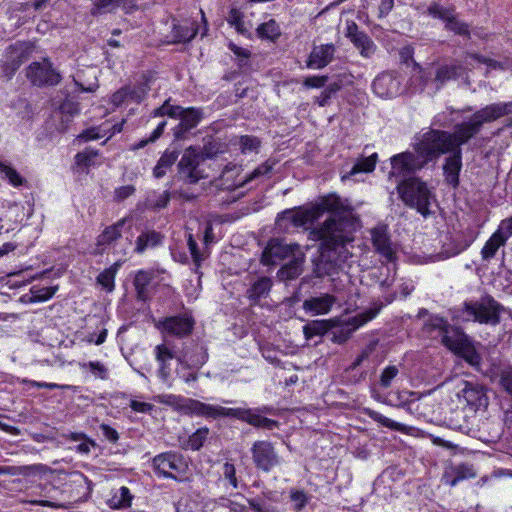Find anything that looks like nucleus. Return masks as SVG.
<instances>
[{
  "instance_id": "20",
  "label": "nucleus",
  "mask_w": 512,
  "mask_h": 512,
  "mask_svg": "<svg viewBox=\"0 0 512 512\" xmlns=\"http://www.w3.org/2000/svg\"><path fill=\"white\" fill-rule=\"evenodd\" d=\"M372 89L380 97H393L398 92L399 81L390 74H381L374 79Z\"/></svg>"
},
{
  "instance_id": "55",
  "label": "nucleus",
  "mask_w": 512,
  "mask_h": 512,
  "mask_svg": "<svg viewBox=\"0 0 512 512\" xmlns=\"http://www.w3.org/2000/svg\"><path fill=\"white\" fill-rule=\"evenodd\" d=\"M398 372L399 370L395 365L387 366L380 376V385L384 388H388L392 380L398 375Z\"/></svg>"
},
{
  "instance_id": "23",
  "label": "nucleus",
  "mask_w": 512,
  "mask_h": 512,
  "mask_svg": "<svg viewBox=\"0 0 512 512\" xmlns=\"http://www.w3.org/2000/svg\"><path fill=\"white\" fill-rule=\"evenodd\" d=\"M303 262V252H296L295 255L289 258V262L281 267V269L278 271V276L283 280H292L297 278L302 273Z\"/></svg>"
},
{
  "instance_id": "22",
  "label": "nucleus",
  "mask_w": 512,
  "mask_h": 512,
  "mask_svg": "<svg viewBox=\"0 0 512 512\" xmlns=\"http://www.w3.org/2000/svg\"><path fill=\"white\" fill-rule=\"evenodd\" d=\"M463 67L458 64H443L437 67L432 84L439 90L446 82L457 79L462 75Z\"/></svg>"
},
{
  "instance_id": "53",
  "label": "nucleus",
  "mask_w": 512,
  "mask_h": 512,
  "mask_svg": "<svg viewBox=\"0 0 512 512\" xmlns=\"http://www.w3.org/2000/svg\"><path fill=\"white\" fill-rule=\"evenodd\" d=\"M208 435L209 429L207 427H202L198 429L189 437L188 444L190 448H201L204 445L205 441L207 440Z\"/></svg>"
},
{
  "instance_id": "9",
  "label": "nucleus",
  "mask_w": 512,
  "mask_h": 512,
  "mask_svg": "<svg viewBox=\"0 0 512 512\" xmlns=\"http://www.w3.org/2000/svg\"><path fill=\"white\" fill-rule=\"evenodd\" d=\"M26 77L37 87L56 86L62 80L61 74L48 58L32 62L26 69Z\"/></svg>"
},
{
  "instance_id": "63",
  "label": "nucleus",
  "mask_w": 512,
  "mask_h": 512,
  "mask_svg": "<svg viewBox=\"0 0 512 512\" xmlns=\"http://www.w3.org/2000/svg\"><path fill=\"white\" fill-rule=\"evenodd\" d=\"M328 80V76H310L305 78L303 84L307 88H321L324 87Z\"/></svg>"
},
{
  "instance_id": "39",
  "label": "nucleus",
  "mask_w": 512,
  "mask_h": 512,
  "mask_svg": "<svg viewBox=\"0 0 512 512\" xmlns=\"http://www.w3.org/2000/svg\"><path fill=\"white\" fill-rule=\"evenodd\" d=\"M132 495L129 489L122 486L119 489V495L115 494L110 500V507L114 509L127 508L131 505Z\"/></svg>"
},
{
  "instance_id": "37",
  "label": "nucleus",
  "mask_w": 512,
  "mask_h": 512,
  "mask_svg": "<svg viewBox=\"0 0 512 512\" xmlns=\"http://www.w3.org/2000/svg\"><path fill=\"white\" fill-rule=\"evenodd\" d=\"M378 156L376 153H373L372 155L368 157H363L354 166L351 168L349 174L355 175L360 172L369 173L372 172L375 169L376 162H377Z\"/></svg>"
},
{
  "instance_id": "15",
  "label": "nucleus",
  "mask_w": 512,
  "mask_h": 512,
  "mask_svg": "<svg viewBox=\"0 0 512 512\" xmlns=\"http://www.w3.org/2000/svg\"><path fill=\"white\" fill-rule=\"evenodd\" d=\"M466 401L467 406L474 412L485 410L489 405L486 389L477 383L464 382V388L458 394Z\"/></svg>"
},
{
  "instance_id": "32",
  "label": "nucleus",
  "mask_w": 512,
  "mask_h": 512,
  "mask_svg": "<svg viewBox=\"0 0 512 512\" xmlns=\"http://www.w3.org/2000/svg\"><path fill=\"white\" fill-rule=\"evenodd\" d=\"M424 331L431 337L441 336L443 332H450L448 322L438 316L430 317L424 324Z\"/></svg>"
},
{
  "instance_id": "12",
  "label": "nucleus",
  "mask_w": 512,
  "mask_h": 512,
  "mask_svg": "<svg viewBox=\"0 0 512 512\" xmlns=\"http://www.w3.org/2000/svg\"><path fill=\"white\" fill-rule=\"evenodd\" d=\"M29 47L25 43H16L6 49L5 60L2 65L3 75L11 79L24 61L28 59Z\"/></svg>"
},
{
  "instance_id": "13",
  "label": "nucleus",
  "mask_w": 512,
  "mask_h": 512,
  "mask_svg": "<svg viewBox=\"0 0 512 512\" xmlns=\"http://www.w3.org/2000/svg\"><path fill=\"white\" fill-rule=\"evenodd\" d=\"M157 327L168 335L183 338L192 333L194 320L187 315L171 316L159 321Z\"/></svg>"
},
{
  "instance_id": "35",
  "label": "nucleus",
  "mask_w": 512,
  "mask_h": 512,
  "mask_svg": "<svg viewBox=\"0 0 512 512\" xmlns=\"http://www.w3.org/2000/svg\"><path fill=\"white\" fill-rule=\"evenodd\" d=\"M427 14L434 19H440L445 23L455 14L453 7H444L439 1H433L427 8Z\"/></svg>"
},
{
  "instance_id": "41",
  "label": "nucleus",
  "mask_w": 512,
  "mask_h": 512,
  "mask_svg": "<svg viewBox=\"0 0 512 512\" xmlns=\"http://www.w3.org/2000/svg\"><path fill=\"white\" fill-rule=\"evenodd\" d=\"M91 2V13L93 15H97L112 11L116 7L120 6L124 0H91Z\"/></svg>"
},
{
  "instance_id": "21",
  "label": "nucleus",
  "mask_w": 512,
  "mask_h": 512,
  "mask_svg": "<svg viewBox=\"0 0 512 512\" xmlns=\"http://www.w3.org/2000/svg\"><path fill=\"white\" fill-rule=\"evenodd\" d=\"M336 298L331 294H321L318 297H311L304 300L303 309L306 312H312L315 315L327 314L334 303Z\"/></svg>"
},
{
  "instance_id": "40",
  "label": "nucleus",
  "mask_w": 512,
  "mask_h": 512,
  "mask_svg": "<svg viewBox=\"0 0 512 512\" xmlns=\"http://www.w3.org/2000/svg\"><path fill=\"white\" fill-rule=\"evenodd\" d=\"M351 41L358 49L361 50V54L365 57H369L375 50L373 41L364 32L351 39Z\"/></svg>"
},
{
  "instance_id": "56",
  "label": "nucleus",
  "mask_w": 512,
  "mask_h": 512,
  "mask_svg": "<svg viewBox=\"0 0 512 512\" xmlns=\"http://www.w3.org/2000/svg\"><path fill=\"white\" fill-rule=\"evenodd\" d=\"M208 355L205 351H202L195 359L179 358V362L188 368H199L207 361Z\"/></svg>"
},
{
  "instance_id": "11",
  "label": "nucleus",
  "mask_w": 512,
  "mask_h": 512,
  "mask_svg": "<svg viewBox=\"0 0 512 512\" xmlns=\"http://www.w3.org/2000/svg\"><path fill=\"white\" fill-rule=\"evenodd\" d=\"M153 462L159 473L171 478H176L174 473L183 474L188 468L186 459L172 451L156 456Z\"/></svg>"
},
{
  "instance_id": "27",
  "label": "nucleus",
  "mask_w": 512,
  "mask_h": 512,
  "mask_svg": "<svg viewBox=\"0 0 512 512\" xmlns=\"http://www.w3.org/2000/svg\"><path fill=\"white\" fill-rule=\"evenodd\" d=\"M332 328L334 324L331 320H313L303 327V333L306 339H311L326 334Z\"/></svg>"
},
{
  "instance_id": "14",
  "label": "nucleus",
  "mask_w": 512,
  "mask_h": 512,
  "mask_svg": "<svg viewBox=\"0 0 512 512\" xmlns=\"http://www.w3.org/2000/svg\"><path fill=\"white\" fill-rule=\"evenodd\" d=\"M371 240L375 251L386 261L392 262L396 258V251L391 241L388 227L386 225H377L371 229Z\"/></svg>"
},
{
  "instance_id": "30",
  "label": "nucleus",
  "mask_w": 512,
  "mask_h": 512,
  "mask_svg": "<svg viewBox=\"0 0 512 512\" xmlns=\"http://www.w3.org/2000/svg\"><path fill=\"white\" fill-rule=\"evenodd\" d=\"M507 239L503 236V233L496 231L485 243L482 248L481 255L484 260L493 258L499 249L506 243Z\"/></svg>"
},
{
  "instance_id": "6",
  "label": "nucleus",
  "mask_w": 512,
  "mask_h": 512,
  "mask_svg": "<svg viewBox=\"0 0 512 512\" xmlns=\"http://www.w3.org/2000/svg\"><path fill=\"white\" fill-rule=\"evenodd\" d=\"M277 164L276 160L268 159L252 172L241 175L240 167L227 165L218 179V186L223 190H235L245 187L260 177L269 175Z\"/></svg>"
},
{
  "instance_id": "34",
  "label": "nucleus",
  "mask_w": 512,
  "mask_h": 512,
  "mask_svg": "<svg viewBox=\"0 0 512 512\" xmlns=\"http://www.w3.org/2000/svg\"><path fill=\"white\" fill-rule=\"evenodd\" d=\"M197 34V28L192 26H182L178 24H173L172 35L173 42L175 43H185L191 41Z\"/></svg>"
},
{
  "instance_id": "45",
  "label": "nucleus",
  "mask_w": 512,
  "mask_h": 512,
  "mask_svg": "<svg viewBox=\"0 0 512 512\" xmlns=\"http://www.w3.org/2000/svg\"><path fill=\"white\" fill-rule=\"evenodd\" d=\"M0 173L15 187L23 185L25 179L11 166L0 161Z\"/></svg>"
},
{
  "instance_id": "51",
  "label": "nucleus",
  "mask_w": 512,
  "mask_h": 512,
  "mask_svg": "<svg viewBox=\"0 0 512 512\" xmlns=\"http://www.w3.org/2000/svg\"><path fill=\"white\" fill-rule=\"evenodd\" d=\"M260 140L255 136H241L239 144L243 153L257 152L260 147Z\"/></svg>"
},
{
  "instance_id": "29",
  "label": "nucleus",
  "mask_w": 512,
  "mask_h": 512,
  "mask_svg": "<svg viewBox=\"0 0 512 512\" xmlns=\"http://www.w3.org/2000/svg\"><path fill=\"white\" fill-rule=\"evenodd\" d=\"M256 466L264 471H269L278 463L274 450H252Z\"/></svg>"
},
{
  "instance_id": "62",
  "label": "nucleus",
  "mask_w": 512,
  "mask_h": 512,
  "mask_svg": "<svg viewBox=\"0 0 512 512\" xmlns=\"http://www.w3.org/2000/svg\"><path fill=\"white\" fill-rule=\"evenodd\" d=\"M453 470L455 474L460 475V478H462L463 480L468 478H474L477 475L473 466L469 464L458 465Z\"/></svg>"
},
{
  "instance_id": "61",
  "label": "nucleus",
  "mask_w": 512,
  "mask_h": 512,
  "mask_svg": "<svg viewBox=\"0 0 512 512\" xmlns=\"http://www.w3.org/2000/svg\"><path fill=\"white\" fill-rule=\"evenodd\" d=\"M87 367H89L90 371L98 376L101 379H107L108 376V370L107 368L100 363L99 361H90L86 364Z\"/></svg>"
},
{
  "instance_id": "25",
  "label": "nucleus",
  "mask_w": 512,
  "mask_h": 512,
  "mask_svg": "<svg viewBox=\"0 0 512 512\" xmlns=\"http://www.w3.org/2000/svg\"><path fill=\"white\" fill-rule=\"evenodd\" d=\"M154 278L153 272H148L145 270H140L135 275L133 285L136 290L137 300L146 302L149 298V285Z\"/></svg>"
},
{
  "instance_id": "1",
  "label": "nucleus",
  "mask_w": 512,
  "mask_h": 512,
  "mask_svg": "<svg viewBox=\"0 0 512 512\" xmlns=\"http://www.w3.org/2000/svg\"><path fill=\"white\" fill-rule=\"evenodd\" d=\"M509 114H512V101L492 103L476 111L469 121L456 124L452 133L430 128L422 134L415 135L413 151H405L391 157L393 173L406 175L423 169L441 155L461 149L463 144L480 132L483 124Z\"/></svg>"
},
{
  "instance_id": "38",
  "label": "nucleus",
  "mask_w": 512,
  "mask_h": 512,
  "mask_svg": "<svg viewBox=\"0 0 512 512\" xmlns=\"http://www.w3.org/2000/svg\"><path fill=\"white\" fill-rule=\"evenodd\" d=\"M43 469L42 465H23V466H2L0 474L10 475H30Z\"/></svg>"
},
{
  "instance_id": "54",
  "label": "nucleus",
  "mask_w": 512,
  "mask_h": 512,
  "mask_svg": "<svg viewBox=\"0 0 512 512\" xmlns=\"http://www.w3.org/2000/svg\"><path fill=\"white\" fill-rule=\"evenodd\" d=\"M170 201V195L167 191L161 193L157 199H153L151 196L147 199V206L154 210L165 208Z\"/></svg>"
},
{
  "instance_id": "16",
  "label": "nucleus",
  "mask_w": 512,
  "mask_h": 512,
  "mask_svg": "<svg viewBox=\"0 0 512 512\" xmlns=\"http://www.w3.org/2000/svg\"><path fill=\"white\" fill-rule=\"evenodd\" d=\"M202 115L201 109L194 107L183 108L179 116L180 123L173 129L175 139H186L189 132L198 125Z\"/></svg>"
},
{
  "instance_id": "5",
  "label": "nucleus",
  "mask_w": 512,
  "mask_h": 512,
  "mask_svg": "<svg viewBox=\"0 0 512 512\" xmlns=\"http://www.w3.org/2000/svg\"><path fill=\"white\" fill-rule=\"evenodd\" d=\"M391 168H393L392 165ZM415 172L402 175L393 173V169H391L389 177L403 178L397 183L401 200L406 206L416 209L424 218H427L434 213L431 206L436 202V198L426 182L418 177L411 176Z\"/></svg>"
},
{
  "instance_id": "31",
  "label": "nucleus",
  "mask_w": 512,
  "mask_h": 512,
  "mask_svg": "<svg viewBox=\"0 0 512 512\" xmlns=\"http://www.w3.org/2000/svg\"><path fill=\"white\" fill-rule=\"evenodd\" d=\"M125 224V219H121L113 225L104 229L97 238V245H107L121 237V229Z\"/></svg>"
},
{
  "instance_id": "3",
  "label": "nucleus",
  "mask_w": 512,
  "mask_h": 512,
  "mask_svg": "<svg viewBox=\"0 0 512 512\" xmlns=\"http://www.w3.org/2000/svg\"><path fill=\"white\" fill-rule=\"evenodd\" d=\"M324 213L330 214L327 220H333L337 228L342 226V222L346 219L353 220L357 217L354 208L347 199L332 193L319 198L318 202L308 208L299 207L284 210L278 214L276 224L278 227H282L285 217L289 216L294 227H306L313 224Z\"/></svg>"
},
{
  "instance_id": "59",
  "label": "nucleus",
  "mask_w": 512,
  "mask_h": 512,
  "mask_svg": "<svg viewBox=\"0 0 512 512\" xmlns=\"http://www.w3.org/2000/svg\"><path fill=\"white\" fill-rule=\"evenodd\" d=\"M155 357L158 362L168 361L174 358V353L165 344H160L155 347Z\"/></svg>"
},
{
  "instance_id": "24",
  "label": "nucleus",
  "mask_w": 512,
  "mask_h": 512,
  "mask_svg": "<svg viewBox=\"0 0 512 512\" xmlns=\"http://www.w3.org/2000/svg\"><path fill=\"white\" fill-rule=\"evenodd\" d=\"M272 285H273V282H272L271 278H269L267 276L259 277L247 289V292H246L247 297L251 301L256 303L261 298H266L269 295Z\"/></svg>"
},
{
  "instance_id": "50",
  "label": "nucleus",
  "mask_w": 512,
  "mask_h": 512,
  "mask_svg": "<svg viewBox=\"0 0 512 512\" xmlns=\"http://www.w3.org/2000/svg\"><path fill=\"white\" fill-rule=\"evenodd\" d=\"M498 376L502 389L512 396V367H503L500 369Z\"/></svg>"
},
{
  "instance_id": "49",
  "label": "nucleus",
  "mask_w": 512,
  "mask_h": 512,
  "mask_svg": "<svg viewBox=\"0 0 512 512\" xmlns=\"http://www.w3.org/2000/svg\"><path fill=\"white\" fill-rule=\"evenodd\" d=\"M445 28L447 30L453 31L455 34L462 36H469L470 34L468 25L459 21L455 14L445 23Z\"/></svg>"
},
{
  "instance_id": "2",
  "label": "nucleus",
  "mask_w": 512,
  "mask_h": 512,
  "mask_svg": "<svg viewBox=\"0 0 512 512\" xmlns=\"http://www.w3.org/2000/svg\"><path fill=\"white\" fill-rule=\"evenodd\" d=\"M359 228L358 217L335 226L333 220H325L312 233L321 241L320 255L315 261L314 273L317 277L333 276L352 256L348 246L354 241V234Z\"/></svg>"
},
{
  "instance_id": "10",
  "label": "nucleus",
  "mask_w": 512,
  "mask_h": 512,
  "mask_svg": "<svg viewBox=\"0 0 512 512\" xmlns=\"http://www.w3.org/2000/svg\"><path fill=\"white\" fill-rule=\"evenodd\" d=\"M300 251L301 248L296 243L288 244L280 239H271L262 253L261 262L264 265H275L279 261L291 258L296 252Z\"/></svg>"
},
{
  "instance_id": "58",
  "label": "nucleus",
  "mask_w": 512,
  "mask_h": 512,
  "mask_svg": "<svg viewBox=\"0 0 512 512\" xmlns=\"http://www.w3.org/2000/svg\"><path fill=\"white\" fill-rule=\"evenodd\" d=\"M178 152L176 151H165L160 159L158 160V164L165 169L170 168L177 160Z\"/></svg>"
},
{
  "instance_id": "42",
  "label": "nucleus",
  "mask_w": 512,
  "mask_h": 512,
  "mask_svg": "<svg viewBox=\"0 0 512 512\" xmlns=\"http://www.w3.org/2000/svg\"><path fill=\"white\" fill-rule=\"evenodd\" d=\"M98 157V151L92 149H85L83 152H79L75 156V162L80 168H89L96 164V158Z\"/></svg>"
},
{
  "instance_id": "46",
  "label": "nucleus",
  "mask_w": 512,
  "mask_h": 512,
  "mask_svg": "<svg viewBox=\"0 0 512 512\" xmlns=\"http://www.w3.org/2000/svg\"><path fill=\"white\" fill-rule=\"evenodd\" d=\"M166 124H167V122L165 120L161 121L148 138L142 139L138 143L134 144L131 147V150L136 151V150L144 148L149 143H154L163 134Z\"/></svg>"
},
{
  "instance_id": "17",
  "label": "nucleus",
  "mask_w": 512,
  "mask_h": 512,
  "mask_svg": "<svg viewBox=\"0 0 512 512\" xmlns=\"http://www.w3.org/2000/svg\"><path fill=\"white\" fill-rule=\"evenodd\" d=\"M381 306H378L373 309H369L363 313L358 314L354 317L353 321L355 325L353 328H350L348 326L345 327H339L332 331V341L338 344H342L346 342L351 334L361 325L365 324L366 322L372 320L380 311Z\"/></svg>"
},
{
  "instance_id": "44",
  "label": "nucleus",
  "mask_w": 512,
  "mask_h": 512,
  "mask_svg": "<svg viewBox=\"0 0 512 512\" xmlns=\"http://www.w3.org/2000/svg\"><path fill=\"white\" fill-rule=\"evenodd\" d=\"M118 264L115 263L108 269H105L97 277V282L103 286L107 291L111 292L114 289V279L117 271Z\"/></svg>"
},
{
  "instance_id": "18",
  "label": "nucleus",
  "mask_w": 512,
  "mask_h": 512,
  "mask_svg": "<svg viewBox=\"0 0 512 512\" xmlns=\"http://www.w3.org/2000/svg\"><path fill=\"white\" fill-rule=\"evenodd\" d=\"M445 159L443 172L446 182L452 187L459 185V174L462 169V149L451 150Z\"/></svg>"
},
{
  "instance_id": "64",
  "label": "nucleus",
  "mask_w": 512,
  "mask_h": 512,
  "mask_svg": "<svg viewBox=\"0 0 512 512\" xmlns=\"http://www.w3.org/2000/svg\"><path fill=\"white\" fill-rule=\"evenodd\" d=\"M367 414L369 415L370 418L379 422L380 424H382L385 427L397 428V426H398V424H396L394 421L390 420L389 418L383 416L382 414H380L376 411L368 410Z\"/></svg>"
},
{
  "instance_id": "48",
  "label": "nucleus",
  "mask_w": 512,
  "mask_h": 512,
  "mask_svg": "<svg viewBox=\"0 0 512 512\" xmlns=\"http://www.w3.org/2000/svg\"><path fill=\"white\" fill-rule=\"evenodd\" d=\"M182 110L183 107L171 105L169 100H166L161 107L154 109L152 114L154 117L168 115L169 117L175 118L180 116Z\"/></svg>"
},
{
  "instance_id": "43",
  "label": "nucleus",
  "mask_w": 512,
  "mask_h": 512,
  "mask_svg": "<svg viewBox=\"0 0 512 512\" xmlns=\"http://www.w3.org/2000/svg\"><path fill=\"white\" fill-rule=\"evenodd\" d=\"M58 290V286L53 287H37L33 286L31 292V302H43L49 300Z\"/></svg>"
},
{
  "instance_id": "28",
  "label": "nucleus",
  "mask_w": 512,
  "mask_h": 512,
  "mask_svg": "<svg viewBox=\"0 0 512 512\" xmlns=\"http://www.w3.org/2000/svg\"><path fill=\"white\" fill-rule=\"evenodd\" d=\"M450 332H443L441 335L442 343L450 350H459L464 344L465 334L456 327L449 324Z\"/></svg>"
},
{
  "instance_id": "52",
  "label": "nucleus",
  "mask_w": 512,
  "mask_h": 512,
  "mask_svg": "<svg viewBox=\"0 0 512 512\" xmlns=\"http://www.w3.org/2000/svg\"><path fill=\"white\" fill-rule=\"evenodd\" d=\"M342 88L341 82H333L330 83L324 91H322L321 95L318 98V104L321 107H324L328 104L332 95L336 94Z\"/></svg>"
},
{
  "instance_id": "8",
  "label": "nucleus",
  "mask_w": 512,
  "mask_h": 512,
  "mask_svg": "<svg viewBox=\"0 0 512 512\" xmlns=\"http://www.w3.org/2000/svg\"><path fill=\"white\" fill-rule=\"evenodd\" d=\"M205 155L193 147L186 149L178 163V173L180 177L188 184H195L200 179L205 178L204 171L201 168L205 161Z\"/></svg>"
},
{
  "instance_id": "33",
  "label": "nucleus",
  "mask_w": 512,
  "mask_h": 512,
  "mask_svg": "<svg viewBox=\"0 0 512 512\" xmlns=\"http://www.w3.org/2000/svg\"><path fill=\"white\" fill-rule=\"evenodd\" d=\"M257 34L261 39L275 42L281 36V29L274 19H270L268 22L259 25Z\"/></svg>"
},
{
  "instance_id": "47",
  "label": "nucleus",
  "mask_w": 512,
  "mask_h": 512,
  "mask_svg": "<svg viewBox=\"0 0 512 512\" xmlns=\"http://www.w3.org/2000/svg\"><path fill=\"white\" fill-rule=\"evenodd\" d=\"M127 87L129 88V100L136 103H140L141 101H143L148 91L150 90L147 80L139 83L137 86Z\"/></svg>"
},
{
  "instance_id": "4",
  "label": "nucleus",
  "mask_w": 512,
  "mask_h": 512,
  "mask_svg": "<svg viewBox=\"0 0 512 512\" xmlns=\"http://www.w3.org/2000/svg\"><path fill=\"white\" fill-rule=\"evenodd\" d=\"M185 407L188 411L195 413L197 416L212 419L233 417L258 429L273 430L278 428L279 425L276 420L261 415L255 408H225L219 405L206 404L201 401H189Z\"/></svg>"
},
{
  "instance_id": "60",
  "label": "nucleus",
  "mask_w": 512,
  "mask_h": 512,
  "mask_svg": "<svg viewBox=\"0 0 512 512\" xmlns=\"http://www.w3.org/2000/svg\"><path fill=\"white\" fill-rule=\"evenodd\" d=\"M60 111L63 114L74 116L79 113V104L71 99L66 98L60 105Z\"/></svg>"
},
{
  "instance_id": "7",
  "label": "nucleus",
  "mask_w": 512,
  "mask_h": 512,
  "mask_svg": "<svg viewBox=\"0 0 512 512\" xmlns=\"http://www.w3.org/2000/svg\"><path fill=\"white\" fill-rule=\"evenodd\" d=\"M503 310V306L490 295H484L476 301H466L463 306V314L467 320L490 325L500 322V313Z\"/></svg>"
},
{
  "instance_id": "19",
  "label": "nucleus",
  "mask_w": 512,
  "mask_h": 512,
  "mask_svg": "<svg viewBox=\"0 0 512 512\" xmlns=\"http://www.w3.org/2000/svg\"><path fill=\"white\" fill-rule=\"evenodd\" d=\"M334 52L335 47L333 44L315 46L307 60V67L313 69L326 67L333 60Z\"/></svg>"
},
{
  "instance_id": "36",
  "label": "nucleus",
  "mask_w": 512,
  "mask_h": 512,
  "mask_svg": "<svg viewBox=\"0 0 512 512\" xmlns=\"http://www.w3.org/2000/svg\"><path fill=\"white\" fill-rule=\"evenodd\" d=\"M156 400L161 404H165V405L180 409L185 414L196 415L195 413L188 411L187 408L185 407L189 401H196L195 399H185L184 400L183 398H181L179 396H175V395H158L156 397Z\"/></svg>"
},
{
  "instance_id": "26",
  "label": "nucleus",
  "mask_w": 512,
  "mask_h": 512,
  "mask_svg": "<svg viewBox=\"0 0 512 512\" xmlns=\"http://www.w3.org/2000/svg\"><path fill=\"white\" fill-rule=\"evenodd\" d=\"M163 235L155 230L142 232L137 240L135 251L139 254L143 253L147 248L156 247L161 244Z\"/></svg>"
},
{
  "instance_id": "57",
  "label": "nucleus",
  "mask_w": 512,
  "mask_h": 512,
  "mask_svg": "<svg viewBox=\"0 0 512 512\" xmlns=\"http://www.w3.org/2000/svg\"><path fill=\"white\" fill-rule=\"evenodd\" d=\"M188 248L193 258V262L196 266V270L200 267L201 261L203 260L202 255L199 252L197 242L194 240L193 235L189 234L187 240Z\"/></svg>"
}]
</instances>
